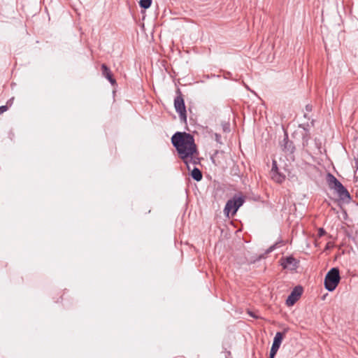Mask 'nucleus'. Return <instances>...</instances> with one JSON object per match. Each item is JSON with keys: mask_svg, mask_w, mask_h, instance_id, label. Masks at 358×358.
<instances>
[{"mask_svg": "<svg viewBox=\"0 0 358 358\" xmlns=\"http://www.w3.org/2000/svg\"><path fill=\"white\" fill-rule=\"evenodd\" d=\"M180 157L185 164H188V157L197 153V149L192 135L186 132H176L171 138Z\"/></svg>", "mask_w": 358, "mask_h": 358, "instance_id": "obj_1", "label": "nucleus"}, {"mask_svg": "<svg viewBox=\"0 0 358 358\" xmlns=\"http://www.w3.org/2000/svg\"><path fill=\"white\" fill-rule=\"evenodd\" d=\"M341 278L339 274V270L337 268H332L327 273L324 278V287L329 291H334L338 286L340 282Z\"/></svg>", "mask_w": 358, "mask_h": 358, "instance_id": "obj_2", "label": "nucleus"}, {"mask_svg": "<svg viewBox=\"0 0 358 358\" xmlns=\"http://www.w3.org/2000/svg\"><path fill=\"white\" fill-rule=\"evenodd\" d=\"M327 181L331 189H334L343 199H350V195L347 189L332 174L327 175Z\"/></svg>", "mask_w": 358, "mask_h": 358, "instance_id": "obj_3", "label": "nucleus"}, {"mask_svg": "<svg viewBox=\"0 0 358 358\" xmlns=\"http://www.w3.org/2000/svg\"><path fill=\"white\" fill-rule=\"evenodd\" d=\"M244 201L245 200L243 196H234L232 199L227 201L224 209V213L227 217H229L230 214L232 216L234 215Z\"/></svg>", "mask_w": 358, "mask_h": 358, "instance_id": "obj_4", "label": "nucleus"}, {"mask_svg": "<svg viewBox=\"0 0 358 358\" xmlns=\"http://www.w3.org/2000/svg\"><path fill=\"white\" fill-rule=\"evenodd\" d=\"M176 93L177 96L174 99V107L176 112L179 114L180 121L185 123L187 122V113L185 101L179 89L177 90Z\"/></svg>", "mask_w": 358, "mask_h": 358, "instance_id": "obj_5", "label": "nucleus"}, {"mask_svg": "<svg viewBox=\"0 0 358 358\" xmlns=\"http://www.w3.org/2000/svg\"><path fill=\"white\" fill-rule=\"evenodd\" d=\"M302 294V288L301 287H296L291 294L288 296L286 300V304L288 306H293L296 301L299 299V296Z\"/></svg>", "mask_w": 358, "mask_h": 358, "instance_id": "obj_6", "label": "nucleus"}, {"mask_svg": "<svg viewBox=\"0 0 358 358\" xmlns=\"http://www.w3.org/2000/svg\"><path fill=\"white\" fill-rule=\"evenodd\" d=\"M298 262L292 257H287L281 259V265L284 268L295 270L297 268Z\"/></svg>", "mask_w": 358, "mask_h": 358, "instance_id": "obj_7", "label": "nucleus"}, {"mask_svg": "<svg viewBox=\"0 0 358 358\" xmlns=\"http://www.w3.org/2000/svg\"><path fill=\"white\" fill-rule=\"evenodd\" d=\"M281 147L284 152L292 153L294 151L293 143L288 139L287 134H285L282 141L281 142Z\"/></svg>", "mask_w": 358, "mask_h": 358, "instance_id": "obj_8", "label": "nucleus"}, {"mask_svg": "<svg viewBox=\"0 0 358 358\" xmlns=\"http://www.w3.org/2000/svg\"><path fill=\"white\" fill-rule=\"evenodd\" d=\"M101 70H102V74L103 76L108 80V81L113 85H114L115 84H116V81L113 78V76H112V73H111V71L108 68V66L105 64H103L101 65Z\"/></svg>", "mask_w": 358, "mask_h": 358, "instance_id": "obj_9", "label": "nucleus"}, {"mask_svg": "<svg viewBox=\"0 0 358 358\" xmlns=\"http://www.w3.org/2000/svg\"><path fill=\"white\" fill-rule=\"evenodd\" d=\"M283 336H284L283 333L277 332L274 337L272 347L279 349V348L281 345L282 341L283 339Z\"/></svg>", "mask_w": 358, "mask_h": 358, "instance_id": "obj_10", "label": "nucleus"}, {"mask_svg": "<svg viewBox=\"0 0 358 358\" xmlns=\"http://www.w3.org/2000/svg\"><path fill=\"white\" fill-rule=\"evenodd\" d=\"M191 176L196 181H200L202 179V173L198 168H194L191 172Z\"/></svg>", "mask_w": 358, "mask_h": 358, "instance_id": "obj_11", "label": "nucleus"}, {"mask_svg": "<svg viewBox=\"0 0 358 358\" xmlns=\"http://www.w3.org/2000/svg\"><path fill=\"white\" fill-rule=\"evenodd\" d=\"M271 178L278 183H282L285 179V176L280 173L278 171H275L273 172V173H271Z\"/></svg>", "mask_w": 358, "mask_h": 358, "instance_id": "obj_12", "label": "nucleus"}, {"mask_svg": "<svg viewBox=\"0 0 358 358\" xmlns=\"http://www.w3.org/2000/svg\"><path fill=\"white\" fill-rule=\"evenodd\" d=\"M152 2V0H140L139 6L144 9H147L151 6Z\"/></svg>", "mask_w": 358, "mask_h": 358, "instance_id": "obj_13", "label": "nucleus"}, {"mask_svg": "<svg viewBox=\"0 0 358 358\" xmlns=\"http://www.w3.org/2000/svg\"><path fill=\"white\" fill-rule=\"evenodd\" d=\"M199 163V159L194 157V155L188 157V164H185L188 170H190V164H196Z\"/></svg>", "mask_w": 358, "mask_h": 358, "instance_id": "obj_14", "label": "nucleus"}, {"mask_svg": "<svg viewBox=\"0 0 358 358\" xmlns=\"http://www.w3.org/2000/svg\"><path fill=\"white\" fill-rule=\"evenodd\" d=\"M278 350V348H273V347L271 346V351H270V355H269L270 358H274V357L276 355Z\"/></svg>", "mask_w": 358, "mask_h": 358, "instance_id": "obj_15", "label": "nucleus"}, {"mask_svg": "<svg viewBox=\"0 0 358 358\" xmlns=\"http://www.w3.org/2000/svg\"><path fill=\"white\" fill-rule=\"evenodd\" d=\"M278 171V169L277 166V163L275 161L273 162L272 164V168H271V173H273V172Z\"/></svg>", "mask_w": 358, "mask_h": 358, "instance_id": "obj_16", "label": "nucleus"}, {"mask_svg": "<svg viewBox=\"0 0 358 358\" xmlns=\"http://www.w3.org/2000/svg\"><path fill=\"white\" fill-rule=\"evenodd\" d=\"M8 109V106H0V115L3 114L4 112H6Z\"/></svg>", "mask_w": 358, "mask_h": 358, "instance_id": "obj_17", "label": "nucleus"}, {"mask_svg": "<svg viewBox=\"0 0 358 358\" xmlns=\"http://www.w3.org/2000/svg\"><path fill=\"white\" fill-rule=\"evenodd\" d=\"M326 234V231H324V229L323 228H320L318 229V236L319 237H322V236H324V234Z\"/></svg>", "mask_w": 358, "mask_h": 358, "instance_id": "obj_18", "label": "nucleus"}, {"mask_svg": "<svg viewBox=\"0 0 358 358\" xmlns=\"http://www.w3.org/2000/svg\"><path fill=\"white\" fill-rule=\"evenodd\" d=\"M215 139L217 143H221V135L218 134H215Z\"/></svg>", "mask_w": 358, "mask_h": 358, "instance_id": "obj_19", "label": "nucleus"}, {"mask_svg": "<svg viewBox=\"0 0 358 358\" xmlns=\"http://www.w3.org/2000/svg\"><path fill=\"white\" fill-rule=\"evenodd\" d=\"M13 100H14V98H13H13H11V99H10L7 101V103H6V106H8V108H9L10 106H12V104H13Z\"/></svg>", "mask_w": 358, "mask_h": 358, "instance_id": "obj_20", "label": "nucleus"}, {"mask_svg": "<svg viewBox=\"0 0 358 358\" xmlns=\"http://www.w3.org/2000/svg\"><path fill=\"white\" fill-rule=\"evenodd\" d=\"M276 245H277V244H275V245H273L271 246V247L268 249L267 252H272V251L275 248Z\"/></svg>", "mask_w": 358, "mask_h": 358, "instance_id": "obj_21", "label": "nucleus"}]
</instances>
